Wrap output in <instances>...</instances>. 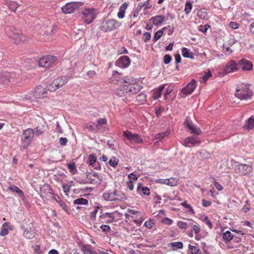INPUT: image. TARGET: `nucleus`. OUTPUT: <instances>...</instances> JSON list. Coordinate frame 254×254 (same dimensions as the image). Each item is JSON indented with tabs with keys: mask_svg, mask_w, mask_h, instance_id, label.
Listing matches in <instances>:
<instances>
[{
	"mask_svg": "<svg viewBox=\"0 0 254 254\" xmlns=\"http://www.w3.org/2000/svg\"><path fill=\"white\" fill-rule=\"evenodd\" d=\"M159 182L170 186H176L178 184V181L175 178H171L167 179H160Z\"/></svg>",
	"mask_w": 254,
	"mask_h": 254,
	"instance_id": "obj_23",
	"label": "nucleus"
},
{
	"mask_svg": "<svg viewBox=\"0 0 254 254\" xmlns=\"http://www.w3.org/2000/svg\"><path fill=\"white\" fill-rule=\"evenodd\" d=\"M165 86L164 85H160L158 88L156 89L153 92L152 98L154 100L158 99L159 97H160L162 92L164 89Z\"/></svg>",
	"mask_w": 254,
	"mask_h": 254,
	"instance_id": "obj_30",
	"label": "nucleus"
},
{
	"mask_svg": "<svg viewBox=\"0 0 254 254\" xmlns=\"http://www.w3.org/2000/svg\"><path fill=\"white\" fill-rule=\"evenodd\" d=\"M31 224L29 228H27L23 232V236L25 238L28 239H31L34 237L35 235V228L33 225Z\"/></svg>",
	"mask_w": 254,
	"mask_h": 254,
	"instance_id": "obj_20",
	"label": "nucleus"
},
{
	"mask_svg": "<svg viewBox=\"0 0 254 254\" xmlns=\"http://www.w3.org/2000/svg\"><path fill=\"white\" fill-rule=\"evenodd\" d=\"M253 170V166L246 164H239L236 167V171L238 174L246 176L251 173Z\"/></svg>",
	"mask_w": 254,
	"mask_h": 254,
	"instance_id": "obj_7",
	"label": "nucleus"
},
{
	"mask_svg": "<svg viewBox=\"0 0 254 254\" xmlns=\"http://www.w3.org/2000/svg\"><path fill=\"white\" fill-rule=\"evenodd\" d=\"M178 226L181 229H186L188 227L187 223L183 221H179L177 223Z\"/></svg>",
	"mask_w": 254,
	"mask_h": 254,
	"instance_id": "obj_60",
	"label": "nucleus"
},
{
	"mask_svg": "<svg viewBox=\"0 0 254 254\" xmlns=\"http://www.w3.org/2000/svg\"><path fill=\"white\" fill-rule=\"evenodd\" d=\"M171 60L172 57L170 55L167 54L164 56L163 58V62L164 64H169L171 62Z\"/></svg>",
	"mask_w": 254,
	"mask_h": 254,
	"instance_id": "obj_55",
	"label": "nucleus"
},
{
	"mask_svg": "<svg viewBox=\"0 0 254 254\" xmlns=\"http://www.w3.org/2000/svg\"><path fill=\"white\" fill-rule=\"evenodd\" d=\"M124 88V90H127L129 95L137 94L142 89V86L139 84L125 85Z\"/></svg>",
	"mask_w": 254,
	"mask_h": 254,
	"instance_id": "obj_14",
	"label": "nucleus"
},
{
	"mask_svg": "<svg viewBox=\"0 0 254 254\" xmlns=\"http://www.w3.org/2000/svg\"><path fill=\"white\" fill-rule=\"evenodd\" d=\"M162 222L169 225L172 224L173 220L169 218L165 217L163 219H162Z\"/></svg>",
	"mask_w": 254,
	"mask_h": 254,
	"instance_id": "obj_62",
	"label": "nucleus"
},
{
	"mask_svg": "<svg viewBox=\"0 0 254 254\" xmlns=\"http://www.w3.org/2000/svg\"><path fill=\"white\" fill-rule=\"evenodd\" d=\"M211 73L209 70L207 73H205V74L202 77L201 82L205 83L208 79V78L211 76Z\"/></svg>",
	"mask_w": 254,
	"mask_h": 254,
	"instance_id": "obj_54",
	"label": "nucleus"
},
{
	"mask_svg": "<svg viewBox=\"0 0 254 254\" xmlns=\"http://www.w3.org/2000/svg\"><path fill=\"white\" fill-rule=\"evenodd\" d=\"M8 189L12 192H16L22 199L25 198L23 191L18 187L14 185H10Z\"/></svg>",
	"mask_w": 254,
	"mask_h": 254,
	"instance_id": "obj_26",
	"label": "nucleus"
},
{
	"mask_svg": "<svg viewBox=\"0 0 254 254\" xmlns=\"http://www.w3.org/2000/svg\"><path fill=\"white\" fill-rule=\"evenodd\" d=\"M185 125L191 133L199 135L201 133V129L199 127H195L191 122L188 121L187 118L185 122Z\"/></svg>",
	"mask_w": 254,
	"mask_h": 254,
	"instance_id": "obj_17",
	"label": "nucleus"
},
{
	"mask_svg": "<svg viewBox=\"0 0 254 254\" xmlns=\"http://www.w3.org/2000/svg\"><path fill=\"white\" fill-rule=\"evenodd\" d=\"M151 34L149 32H146L143 34V41L144 42H147L151 38Z\"/></svg>",
	"mask_w": 254,
	"mask_h": 254,
	"instance_id": "obj_61",
	"label": "nucleus"
},
{
	"mask_svg": "<svg viewBox=\"0 0 254 254\" xmlns=\"http://www.w3.org/2000/svg\"><path fill=\"white\" fill-rule=\"evenodd\" d=\"M167 27H163L161 30L157 31L154 34L153 41L155 42L159 40L163 34V31L167 29Z\"/></svg>",
	"mask_w": 254,
	"mask_h": 254,
	"instance_id": "obj_40",
	"label": "nucleus"
},
{
	"mask_svg": "<svg viewBox=\"0 0 254 254\" xmlns=\"http://www.w3.org/2000/svg\"><path fill=\"white\" fill-rule=\"evenodd\" d=\"M86 127L89 131H93L96 130L98 128V125H96L93 122H89L86 124Z\"/></svg>",
	"mask_w": 254,
	"mask_h": 254,
	"instance_id": "obj_41",
	"label": "nucleus"
},
{
	"mask_svg": "<svg viewBox=\"0 0 254 254\" xmlns=\"http://www.w3.org/2000/svg\"><path fill=\"white\" fill-rule=\"evenodd\" d=\"M200 140L199 138L196 136H191L185 138L182 144L186 147H191L192 146L198 145L200 144Z\"/></svg>",
	"mask_w": 254,
	"mask_h": 254,
	"instance_id": "obj_11",
	"label": "nucleus"
},
{
	"mask_svg": "<svg viewBox=\"0 0 254 254\" xmlns=\"http://www.w3.org/2000/svg\"><path fill=\"white\" fill-rule=\"evenodd\" d=\"M103 197L104 199L107 201H115V197H114L113 195V190H109L108 191H105L103 193Z\"/></svg>",
	"mask_w": 254,
	"mask_h": 254,
	"instance_id": "obj_32",
	"label": "nucleus"
},
{
	"mask_svg": "<svg viewBox=\"0 0 254 254\" xmlns=\"http://www.w3.org/2000/svg\"><path fill=\"white\" fill-rule=\"evenodd\" d=\"M189 250L190 251L191 254H201L199 249L190 244L189 245Z\"/></svg>",
	"mask_w": 254,
	"mask_h": 254,
	"instance_id": "obj_43",
	"label": "nucleus"
},
{
	"mask_svg": "<svg viewBox=\"0 0 254 254\" xmlns=\"http://www.w3.org/2000/svg\"><path fill=\"white\" fill-rule=\"evenodd\" d=\"M115 201H123L127 200V197L125 194L121 191L115 190H113Z\"/></svg>",
	"mask_w": 254,
	"mask_h": 254,
	"instance_id": "obj_21",
	"label": "nucleus"
},
{
	"mask_svg": "<svg viewBox=\"0 0 254 254\" xmlns=\"http://www.w3.org/2000/svg\"><path fill=\"white\" fill-rule=\"evenodd\" d=\"M244 127L249 130L254 127V116H252L250 117L244 126Z\"/></svg>",
	"mask_w": 254,
	"mask_h": 254,
	"instance_id": "obj_34",
	"label": "nucleus"
},
{
	"mask_svg": "<svg viewBox=\"0 0 254 254\" xmlns=\"http://www.w3.org/2000/svg\"><path fill=\"white\" fill-rule=\"evenodd\" d=\"M196 81L194 79H191V81L182 89V92L186 95L191 94L196 87Z\"/></svg>",
	"mask_w": 254,
	"mask_h": 254,
	"instance_id": "obj_12",
	"label": "nucleus"
},
{
	"mask_svg": "<svg viewBox=\"0 0 254 254\" xmlns=\"http://www.w3.org/2000/svg\"><path fill=\"white\" fill-rule=\"evenodd\" d=\"M9 227L8 223L5 222L2 224L0 232V235L1 236H4L8 234V231L7 228Z\"/></svg>",
	"mask_w": 254,
	"mask_h": 254,
	"instance_id": "obj_38",
	"label": "nucleus"
},
{
	"mask_svg": "<svg viewBox=\"0 0 254 254\" xmlns=\"http://www.w3.org/2000/svg\"><path fill=\"white\" fill-rule=\"evenodd\" d=\"M86 173H90L91 175V178H93L94 180H96V182L94 184H100L103 180L102 176L97 172H87Z\"/></svg>",
	"mask_w": 254,
	"mask_h": 254,
	"instance_id": "obj_33",
	"label": "nucleus"
},
{
	"mask_svg": "<svg viewBox=\"0 0 254 254\" xmlns=\"http://www.w3.org/2000/svg\"><path fill=\"white\" fill-rule=\"evenodd\" d=\"M181 205L182 206H183V207H184L185 208H187L188 212L189 213H190L191 214L194 213V211L193 209H192V208L191 207V206L190 204H187L186 201H184V202H182L181 204Z\"/></svg>",
	"mask_w": 254,
	"mask_h": 254,
	"instance_id": "obj_50",
	"label": "nucleus"
},
{
	"mask_svg": "<svg viewBox=\"0 0 254 254\" xmlns=\"http://www.w3.org/2000/svg\"><path fill=\"white\" fill-rule=\"evenodd\" d=\"M68 168L72 174H75L77 173L76 165L74 162H72L68 164Z\"/></svg>",
	"mask_w": 254,
	"mask_h": 254,
	"instance_id": "obj_47",
	"label": "nucleus"
},
{
	"mask_svg": "<svg viewBox=\"0 0 254 254\" xmlns=\"http://www.w3.org/2000/svg\"><path fill=\"white\" fill-rule=\"evenodd\" d=\"M86 179H79L77 180V182L80 184H95L96 181L94 180L93 178H91V175L90 173H86Z\"/></svg>",
	"mask_w": 254,
	"mask_h": 254,
	"instance_id": "obj_27",
	"label": "nucleus"
},
{
	"mask_svg": "<svg viewBox=\"0 0 254 254\" xmlns=\"http://www.w3.org/2000/svg\"><path fill=\"white\" fill-rule=\"evenodd\" d=\"M82 251L84 254H93L95 252V251L93 250L92 246L88 244L84 245L82 246Z\"/></svg>",
	"mask_w": 254,
	"mask_h": 254,
	"instance_id": "obj_36",
	"label": "nucleus"
},
{
	"mask_svg": "<svg viewBox=\"0 0 254 254\" xmlns=\"http://www.w3.org/2000/svg\"><path fill=\"white\" fill-rule=\"evenodd\" d=\"M102 223H111L115 221V217L114 213L106 212L100 215Z\"/></svg>",
	"mask_w": 254,
	"mask_h": 254,
	"instance_id": "obj_18",
	"label": "nucleus"
},
{
	"mask_svg": "<svg viewBox=\"0 0 254 254\" xmlns=\"http://www.w3.org/2000/svg\"><path fill=\"white\" fill-rule=\"evenodd\" d=\"M60 78L61 79V80H62V82L64 86L68 81V80L70 78V76H62L60 77Z\"/></svg>",
	"mask_w": 254,
	"mask_h": 254,
	"instance_id": "obj_59",
	"label": "nucleus"
},
{
	"mask_svg": "<svg viewBox=\"0 0 254 254\" xmlns=\"http://www.w3.org/2000/svg\"><path fill=\"white\" fill-rule=\"evenodd\" d=\"M119 162V160L115 157H112L109 160V164L111 166L115 167L117 166Z\"/></svg>",
	"mask_w": 254,
	"mask_h": 254,
	"instance_id": "obj_52",
	"label": "nucleus"
},
{
	"mask_svg": "<svg viewBox=\"0 0 254 254\" xmlns=\"http://www.w3.org/2000/svg\"><path fill=\"white\" fill-rule=\"evenodd\" d=\"M125 87V85L121 86L119 88H117L116 90V94L119 97H123L126 95V94H127V90H124V88Z\"/></svg>",
	"mask_w": 254,
	"mask_h": 254,
	"instance_id": "obj_39",
	"label": "nucleus"
},
{
	"mask_svg": "<svg viewBox=\"0 0 254 254\" xmlns=\"http://www.w3.org/2000/svg\"><path fill=\"white\" fill-rule=\"evenodd\" d=\"M47 86L46 88H44L41 85H38L33 90V94L34 97L36 98H43L47 96Z\"/></svg>",
	"mask_w": 254,
	"mask_h": 254,
	"instance_id": "obj_10",
	"label": "nucleus"
},
{
	"mask_svg": "<svg viewBox=\"0 0 254 254\" xmlns=\"http://www.w3.org/2000/svg\"><path fill=\"white\" fill-rule=\"evenodd\" d=\"M146 94L140 93L136 97V99L138 102L143 103V102L146 101Z\"/></svg>",
	"mask_w": 254,
	"mask_h": 254,
	"instance_id": "obj_48",
	"label": "nucleus"
},
{
	"mask_svg": "<svg viewBox=\"0 0 254 254\" xmlns=\"http://www.w3.org/2000/svg\"><path fill=\"white\" fill-rule=\"evenodd\" d=\"M62 80H61L60 77H58L52 82L49 85L47 86L48 91L50 92H54L57 89L63 86L62 82Z\"/></svg>",
	"mask_w": 254,
	"mask_h": 254,
	"instance_id": "obj_15",
	"label": "nucleus"
},
{
	"mask_svg": "<svg viewBox=\"0 0 254 254\" xmlns=\"http://www.w3.org/2000/svg\"><path fill=\"white\" fill-rule=\"evenodd\" d=\"M123 80L122 75L117 71H113L112 76L110 78L109 81L111 83L116 84Z\"/></svg>",
	"mask_w": 254,
	"mask_h": 254,
	"instance_id": "obj_22",
	"label": "nucleus"
},
{
	"mask_svg": "<svg viewBox=\"0 0 254 254\" xmlns=\"http://www.w3.org/2000/svg\"><path fill=\"white\" fill-rule=\"evenodd\" d=\"M202 221L207 225L210 229H211L213 227V225L211 221L208 219L207 216H205L202 219Z\"/></svg>",
	"mask_w": 254,
	"mask_h": 254,
	"instance_id": "obj_56",
	"label": "nucleus"
},
{
	"mask_svg": "<svg viewBox=\"0 0 254 254\" xmlns=\"http://www.w3.org/2000/svg\"><path fill=\"white\" fill-rule=\"evenodd\" d=\"M118 66L121 68H127L130 64V60L129 58L127 56L121 57L116 62Z\"/></svg>",
	"mask_w": 254,
	"mask_h": 254,
	"instance_id": "obj_16",
	"label": "nucleus"
},
{
	"mask_svg": "<svg viewBox=\"0 0 254 254\" xmlns=\"http://www.w3.org/2000/svg\"><path fill=\"white\" fill-rule=\"evenodd\" d=\"M47 130V127L44 125H40L34 129V135L39 136L42 135Z\"/></svg>",
	"mask_w": 254,
	"mask_h": 254,
	"instance_id": "obj_29",
	"label": "nucleus"
},
{
	"mask_svg": "<svg viewBox=\"0 0 254 254\" xmlns=\"http://www.w3.org/2000/svg\"><path fill=\"white\" fill-rule=\"evenodd\" d=\"M149 22H152L155 25L160 24L165 21V17L163 15H157L151 17L149 19Z\"/></svg>",
	"mask_w": 254,
	"mask_h": 254,
	"instance_id": "obj_28",
	"label": "nucleus"
},
{
	"mask_svg": "<svg viewBox=\"0 0 254 254\" xmlns=\"http://www.w3.org/2000/svg\"><path fill=\"white\" fill-rule=\"evenodd\" d=\"M40 192L41 196H45V195H47L48 194L52 195L54 193V190L49 185L46 184L40 188Z\"/></svg>",
	"mask_w": 254,
	"mask_h": 254,
	"instance_id": "obj_25",
	"label": "nucleus"
},
{
	"mask_svg": "<svg viewBox=\"0 0 254 254\" xmlns=\"http://www.w3.org/2000/svg\"><path fill=\"white\" fill-rule=\"evenodd\" d=\"M123 136L132 144H140L143 142V139L137 133H133L129 130L123 132Z\"/></svg>",
	"mask_w": 254,
	"mask_h": 254,
	"instance_id": "obj_5",
	"label": "nucleus"
},
{
	"mask_svg": "<svg viewBox=\"0 0 254 254\" xmlns=\"http://www.w3.org/2000/svg\"><path fill=\"white\" fill-rule=\"evenodd\" d=\"M67 142V139L66 137H61L59 139V143L62 146L65 145Z\"/></svg>",
	"mask_w": 254,
	"mask_h": 254,
	"instance_id": "obj_64",
	"label": "nucleus"
},
{
	"mask_svg": "<svg viewBox=\"0 0 254 254\" xmlns=\"http://www.w3.org/2000/svg\"><path fill=\"white\" fill-rule=\"evenodd\" d=\"M107 123V120L105 118H99L97 120V125H98V127H102L103 125H106Z\"/></svg>",
	"mask_w": 254,
	"mask_h": 254,
	"instance_id": "obj_57",
	"label": "nucleus"
},
{
	"mask_svg": "<svg viewBox=\"0 0 254 254\" xmlns=\"http://www.w3.org/2000/svg\"><path fill=\"white\" fill-rule=\"evenodd\" d=\"M19 5L15 1H11L8 3V7L12 11H15Z\"/></svg>",
	"mask_w": 254,
	"mask_h": 254,
	"instance_id": "obj_46",
	"label": "nucleus"
},
{
	"mask_svg": "<svg viewBox=\"0 0 254 254\" xmlns=\"http://www.w3.org/2000/svg\"><path fill=\"white\" fill-rule=\"evenodd\" d=\"M96 157L94 154H90L88 157V163L89 165L93 166L94 164L96 165Z\"/></svg>",
	"mask_w": 254,
	"mask_h": 254,
	"instance_id": "obj_44",
	"label": "nucleus"
},
{
	"mask_svg": "<svg viewBox=\"0 0 254 254\" xmlns=\"http://www.w3.org/2000/svg\"><path fill=\"white\" fill-rule=\"evenodd\" d=\"M73 204L78 205H87L88 204V200L87 199L83 198H78L74 200Z\"/></svg>",
	"mask_w": 254,
	"mask_h": 254,
	"instance_id": "obj_42",
	"label": "nucleus"
},
{
	"mask_svg": "<svg viewBox=\"0 0 254 254\" xmlns=\"http://www.w3.org/2000/svg\"><path fill=\"white\" fill-rule=\"evenodd\" d=\"M34 136V131L33 129L28 128L24 130L21 139L20 147L23 149L27 148L33 141Z\"/></svg>",
	"mask_w": 254,
	"mask_h": 254,
	"instance_id": "obj_1",
	"label": "nucleus"
},
{
	"mask_svg": "<svg viewBox=\"0 0 254 254\" xmlns=\"http://www.w3.org/2000/svg\"><path fill=\"white\" fill-rule=\"evenodd\" d=\"M235 96L240 100H247L252 96L250 85L241 84L239 88H237L235 94Z\"/></svg>",
	"mask_w": 254,
	"mask_h": 254,
	"instance_id": "obj_3",
	"label": "nucleus"
},
{
	"mask_svg": "<svg viewBox=\"0 0 254 254\" xmlns=\"http://www.w3.org/2000/svg\"><path fill=\"white\" fill-rule=\"evenodd\" d=\"M120 25V22L113 19H104L101 23L100 29L104 32L111 31L118 28Z\"/></svg>",
	"mask_w": 254,
	"mask_h": 254,
	"instance_id": "obj_2",
	"label": "nucleus"
},
{
	"mask_svg": "<svg viewBox=\"0 0 254 254\" xmlns=\"http://www.w3.org/2000/svg\"><path fill=\"white\" fill-rule=\"evenodd\" d=\"M197 15L201 19H206L208 18L206 9L205 8L198 10L197 12Z\"/></svg>",
	"mask_w": 254,
	"mask_h": 254,
	"instance_id": "obj_37",
	"label": "nucleus"
},
{
	"mask_svg": "<svg viewBox=\"0 0 254 254\" xmlns=\"http://www.w3.org/2000/svg\"><path fill=\"white\" fill-rule=\"evenodd\" d=\"M238 64L239 67H241L243 70H250L253 68V65L251 62L246 59H241Z\"/></svg>",
	"mask_w": 254,
	"mask_h": 254,
	"instance_id": "obj_19",
	"label": "nucleus"
},
{
	"mask_svg": "<svg viewBox=\"0 0 254 254\" xmlns=\"http://www.w3.org/2000/svg\"><path fill=\"white\" fill-rule=\"evenodd\" d=\"M82 15V21L86 24H89L96 18L97 14L95 9L88 8L83 11Z\"/></svg>",
	"mask_w": 254,
	"mask_h": 254,
	"instance_id": "obj_4",
	"label": "nucleus"
},
{
	"mask_svg": "<svg viewBox=\"0 0 254 254\" xmlns=\"http://www.w3.org/2000/svg\"><path fill=\"white\" fill-rule=\"evenodd\" d=\"M239 68L238 64L235 61H231L228 62L224 68L223 73L227 74L230 72L237 71Z\"/></svg>",
	"mask_w": 254,
	"mask_h": 254,
	"instance_id": "obj_13",
	"label": "nucleus"
},
{
	"mask_svg": "<svg viewBox=\"0 0 254 254\" xmlns=\"http://www.w3.org/2000/svg\"><path fill=\"white\" fill-rule=\"evenodd\" d=\"M170 133V132L168 131L159 133L156 134V137L157 139L161 140L162 139L165 138L166 136H168Z\"/></svg>",
	"mask_w": 254,
	"mask_h": 254,
	"instance_id": "obj_51",
	"label": "nucleus"
},
{
	"mask_svg": "<svg viewBox=\"0 0 254 254\" xmlns=\"http://www.w3.org/2000/svg\"><path fill=\"white\" fill-rule=\"evenodd\" d=\"M182 54L184 58L193 59L194 58V54L190 50L187 48H183L182 49Z\"/></svg>",
	"mask_w": 254,
	"mask_h": 254,
	"instance_id": "obj_31",
	"label": "nucleus"
},
{
	"mask_svg": "<svg viewBox=\"0 0 254 254\" xmlns=\"http://www.w3.org/2000/svg\"><path fill=\"white\" fill-rule=\"evenodd\" d=\"M234 236L229 231H227L222 234V238L226 242H229L233 239Z\"/></svg>",
	"mask_w": 254,
	"mask_h": 254,
	"instance_id": "obj_35",
	"label": "nucleus"
},
{
	"mask_svg": "<svg viewBox=\"0 0 254 254\" xmlns=\"http://www.w3.org/2000/svg\"><path fill=\"white\" fill-rule=\"evenodd\" d=\"M199 27H200V28H199V30L200 31H201L203 33H205L207 31L208 28L210 27V25H209L208 24H205L204 26L200 25L199 26Z\"/></svg>",
	"mask_w": 254,
	"mask_h": 254,
	"instance_id": "obj_63",
	"label": "nucleus"
},
{
	"mask_svg": "<svg viewBox=\"0 0 254 254\" xmlns=\"http://www.w3.org/2000/svg\"><path fill=\"white\" fill-rule=\"evenodd\" d=\"M100 228L101 229L103 232L105 233H108L111 230L110 226L107 225H102L100 226Z\"/></svg>",
	"mask_w": 254,
	"mask_h": 254,
	"instance_id": "obj_58",
	"label": "nucleus"
},
{
	"mask_svg": "<svg viewBox=\"0 0 254 254\" xmlns=\"http://www.w3.org/2000/svg\"><path fill=\"white\" fill-rule=\"evenodd\" d=\"M192 8V5L190 2H187L185 4L184 11L186 14H189Z\"/></svg>",
	"mask_w": 254,
	"mask_h": 254,
	"instance_id": "obj_49",
	"label": "nucleus"
},
{
	"mask_svg": "<svg viewBox=\"0 0 254 254\" xmlns=\"http://www.w3.org/2000/svg\"><path fill=\"white\" fill-rule=\"evenodd\" d=\"M83 3L81 2H69L63 6L62 10L65 13H71L74 12Z\"/></svg>",
	"mask_w": 254,
	"mask_h": 254,
	"instance_id": "obj_8",
	"label": "nucleus"
},
{
	"mask_svg": "<svg viewBox=\"0 0 254 254\" xmlns=\"http://www.w3.org/2000/svg\"><path fill=\"white\" fill-rule=\"evenodd\" d=\"M173 250L181 249L183 247V244L181 242H173L170 244Z\"/></svg>",
	"mask_w": 254,
	"mask_h": 254,
	"instance_id": "obj_45",
	"label": "nucleus"
},
{
	"mask_svg": "<svg viewBox=\"0 0 254 254\" xmlns=\"http://www.w3.org/2000/svg\"><path fill=\"white\" fill-rule=\"evenodd\" d=\"M154 225L155 222L152 219L148 220V221H146L144 224V225L148 229H151Z\"/></svg>",
	"mask_w": 254,
	"mask_h": 254,
	"instance_id": "obj_53",
	"label": "nucleus"
},
{
	"mask_svg": "<svg viewBox=\"0 0 254 254\" xmlns=\"http://www.w3.org/2000/svg\"><path fill=\"white\" fill-rule=\"evenodd\" d=\"M57 60V57L48 55L41 58L39 61V64L40 66L49 67Z\"/></svg>",
	"mask_w": 254,
	"mask_h": 254,
	"instance_id": "obj_9",
	"label": "nucleus"
},
{
	"mask_svg": "<svg viewBox=\"0 0 254 254\" xmlns=\"http://www.w3.org/2000/svg\"><path fill=\"white\" fill-rule=\"evenodd\" d=\"M9 38L13 40L15 44H18L23 43L27 40V37L23 33L16 30L11 31L8 35Z\"/></svg>",
	"mask_w": 254,
	"mask_h": 254,
	"instance_id": "obj_6",
	"label": "nucleus"
},
{
	"mask_svg": "<svg viewBox=\"0 0 254 254\" xmlns=\"http://www.w3.org/2000/svg\"><path fill=\"white\" fill-rule=\"evenodd\" d=\"M137 192L140 195L150 194V190L147 187H143L141 184H139L137 188Z\"/></svg>",
	"mask_w": 254,
	"mask_h": 254,
	"instance_id": "obj_24",
	"label": "nucleus"
}]
</instances>
